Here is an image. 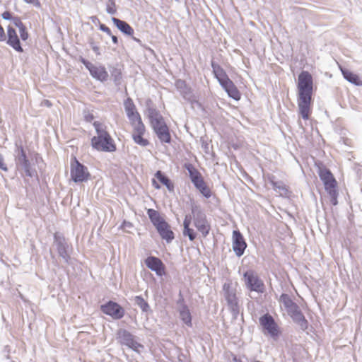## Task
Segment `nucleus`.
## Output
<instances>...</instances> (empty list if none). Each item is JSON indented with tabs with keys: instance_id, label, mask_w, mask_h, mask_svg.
<instances>
[{
	"instance_id": "1",
	"label": "nucleus",
	"mask_w": 362,
	"mask_h": 362,
	"mask_svg": "<svg viewBox=\"0 0 362 362\" xmlns=\"http://www.w3.org/2000/svg\"><path fill=\"white\" fill-rule=\"evenodd\" d=\"M298 105L299 113L303 119H308L313 94V78L308 71H302L298 76Z\"/></svg>"
},
{
	"instance_id": "2",
	"label": "nucleus",
	"mask_w": 362,
	"mask_h": 362,
	"mask_svg": "<svg viewBox=\"0 0 362 362\" xmlns=\"http://www.w3.org/2000/svg\"><path fill=\"white\" fill-rule=\"evenodd\" d=\"M93 125L97 136H94L91 138V147L98 151L108 153L116 151V144L110 134L105 128H104L103 124L98 121H95Z\"/></svg>"
},
{
	"instance_id": "3",
	"label": "nucleus",
	"mask_w": 362,
	"mask_h": 362,
	"mask_svg": "<svg viewBox=\"0 0 362 362\" xmlns=\"http://www.w3.org/2000/svg\"><path fill=\"white\" fill-rule=\"evenodd\" d=\"M279 301L284 305L288 315L291 317L293 322L296 324L302 331H306L308 329L309 322L298 305L291 299L290 296L284 293L280 296Z\"/></svg>"
},
{
	"instance_id": "4",
	"label": "nucleus",
	"mask_w": 362,
	"mask_h": 362,
	"mask_svg": "<svg viewBox=\"0 0 362 362\" xmlns=\"http://www.w3.org/2000/svg\"><path fill=\"white\" fill-rule=\"evenodd\" d=\"M211 66L214 77L217 79L223 89L227 93L228 97L236 101L240 100L241 94L234 83L230 79L226 71L214 60H211Z\"/></svg>"
},
{
	"instance_id": "5",
	"label": "nucleus",
	"mask_w": 362,
	"mask_h": 362,
	"mask_svg": "<svg viewBox=\"0 0 362 362\" xmlns=\"http://www.w3.org/2000/svg\"><path fill=\"white\" fill-rule=\"evenodd\" d=\"M146 213L160 238L167 243H170L175 238V234L171 230L170 224L160 216L157 210L148 209Z\"/></svg>"
},
{
	"instance_id": "6",
	"label": "nucleus",
	"mask_w": 362,
	"mask_h": 362,
	"mask_svg": "<svg viewBox=\"0 0 362 362\" xmlns=\"http://www.w3.org/2000/svg\"><path fill=\"white\" fill-rule=\"evenodd\" d=\"M318 175L320 179L323 182L325 189L327 192L330 198V203L333 206L338 204L337 182L333 174L329 169L325 166H320L318 168Z\"/></svg>"
},
{
	"instance_id": "7",
	"label": "nucleus",
	"mask_w": 362,
	"mask_h": 362,
	"mask_svg": "<svg viewBox=\"0 0 362 362\" xmlns=\"http://www.w3.org/2000/svg\"><path fill=\"white\" fill-rule=\"evenodd\" d=\"M14 157L16 166L23 170L27 177H33L37 175V172L35 169L33 168L21 142H16L15 144Z\"/></svg>"
},
{
	"instance_id": "8",
	"label": "nucleus",
	"mask_w": 362,
	"mask_h": 362,
	"mask_svg": "<svg viewBox=\"0 0 362 362\" xmlns=\"http://www.w3.org/2000/svg\"><path fill=\"white\" fill-rule=\"evenodd\" d=\"M184 168L187 170L189 173V179L194 187L206 199L211 197V192L200 172L194 166L193 164L186 163L184 164Z\"/></svg>"
},
{
	"instance_id": "9",
	"label": "nucleus",
	"mask_w": 362,
	"mask_h": 362,
	"mask_svg": "<svg viewBox=\"0 0 362 362\" xmlns=\"http://www.w3.org/2000/svg\"><path fill=\"white\" fill-rule=\"evenodd\" d=\"M191 211L193 216V225L202 236L206 238L211 230V225L206 213L199 206L195 204H192Z\"/></svg>"
},
{
	"instance_id": "10",
	"label": "nucleus",
	"mask_w": 362,
	"mask_h": 362,
	"mask_svg": "<svg viewBox=\"0 0 362 362\" xmlns=\"http://www.w3.org/2000/svg\"><path fill=\"white\" fill-rule=\"evenodd\" d=\"M70 175L75 183L86 182L90 179L91 175L88 168L76 158L72 156L70 160Z\"/></svg>"
},
{
	"instance_id": "11",
	"label": "nucleus",
	"mask_w": 362,
	"mask_h": 362,
	"mask_svg": "<svg viewBox=\"0 0 362 362\" xmlns=\"http://www.w3.org/2000/svg\"><path fill=\"white\" fill-rule=\"evenodd\" d=\"M54 245L55 246L59 256L64 261L65 263L69 264L71 263V253L72 252V246L69 244L64 234L60 232H55L53 235Z\"/></svg>"
},
{
	"instance_id": "12",
	"label": "nucleus",
	"mask_w": 362,
	"mask_h": 362,
	"mask_svg": "<svg viewBox=\"0 0 362 362\" xmlns=\"http://www.w3.org/2000/svg\"><path fill=\"white\" fill-rule=\"evenodd\" d=\"M224 297L228 306L233 315L236 318L240 313L238 299L236 296V290L232 286L231 283H225L223 285Z\"/></svg>"
},
{
	"instance_id": "13",
	"label": "nucleus",
	"mask_w": 362,
	"mask_h": 362,
	"mask_svg": "<svg viewBox=\"0 0 362 362\" xmlns=\"http://www.w3.org/2000/svg\"><path fill=\"white\" fill-rule=\"evenodd\" d=\"M116 339L122 346H126L137 353H139V349L144 348L143 344L135 340V336L125 329H119L117 331Z\"/></svg>"
},
{
	"instance_id": "14",
	"label": "nucleus",
	"mask_w": 362,
	"mask_h": 362,
	"mask_svg": "<svg viewBox=\"0 0 362 362\" xmlns=\"http://www.w3.org/2000/svg\"><path fill=\"white\" fill-rule=\"evenodd\" d=\"M259 322L263 329L274 339H276L281 334L280 328L274 317L269 313L262 315Z\"/></svg>"
},
{
	"instance_id": "15",
	"label": "nucleus",
	"mask_w": 362,
	"mask_h": 362,
	"mask_svg": "<svg viewBox=\"0 0 362 362\" xmlns=\"http://www.w3.org/2000/svg\"><path fill=\"white\" fill-rule=\"evenodd\" d=\"M78 60L88 70L90 75L94 79L100 82H105L108 79L109 75L104 66H96L82 56L79 57Z\"/></svg>"
},
{
	"instance_id": "16",
	"label": "nucleus",
	"mask_w": 362,
	"mask_h": 362,
	"mask_svg": "<svg viewBox=\"0 0 362 362\" xmlns=\"http://www.w3.org/2000/svg\"><path fill=\"white\" fill-rule=\"evenodd\" d=\"M245 285L250 291L262 293L264 291V284L262 280L252 270L243 273Z\"/></svg>"
},
{
	"instance_id": "17",
	"label": "nucleus",
	"mask_w": 362,
	"mask_h": 362,
	"mask_svg": "<svg viewBox=\"0 0 362 362\" xmlns=\"http://www.w3.org/2000/svg\"><path fill=\"white\" fill-rule=\"evenodd\" d=\"M100 310L103 313L110 316L113 320L122 319L125 315V310L118 303L113 300H108L100 305Z\"/></svg>"
},
{
	"instance_id": "18",
	"label": "nucleus",
	"mask_w": 362,
	"mask_h": 362,
	"mask_svg": "<svg viewBox=\"0 0 362 362\" xmlns=\"http://www.w3.org/2000/svg\"><path fill=\"white\" fill-rule=\"evenodd\" d=\"M232 248L235 255L238 257L244 255L247 248V243L239 230H234L233 231Z\"/></svg>"
},
{
	"instance_id": "19",
	"label": "nucleus",
	"mask_w": 362,
	"mask_h": 362,
	"mask_svg": "<svg viewBox=\"0 0 362 362\" xmlns=\"http://www.w3.org/2000/svg\"><path fill=\"white\" fill-rule=\"evenodd\" d=\"M158 139L162 144H170L172 137L169 127L165 121L151 127Z\"/></svg>"
},
{
	"instance_id": "20",
	"label": "nucleus",
	"mask_w": 362,
	"mask_h": 362,
	"mask_svg": "<svg viewBox=\"0 0 362 362\" xmlns=\"http://www.w3.org/2000/svg\"><path fill=\"white\" fill-rule=\"evenodd\" d=\"M158 139L162 144H170L172 137L169 127L165 121L151 127Z\"/></svg>"
},
{
	"instance_id": "21",
	"label": "nucleus",
	"mask_w": 362,
	"mask_h": 362,
	"mask_svg": "<svg viewBox=\"0 0 362 362\" xmlns=\"http://www.w3.org/2000/svg\"><path fill=\"white\" fill-rule=\"evenodd\" d=\"M146 266L154 272L157 276H163L165 275V267L163 262L157 257L149 256L145 259Z\"/></svg>"
},
{
	"instance_id": "22",
	"label": "nucleus",
	"mask_w": 362,
	"mask_h": 362,
	"mask_svg": "<svg viewBox=\"0 0 362 362\" xmlns=\"http://www.w3.org/2000/svg\"><path fill=\"white\" fill-rule=\"evenodd\" d=\"M6 44L18 52L22 53L24 51L16 30L11 25L7 27Z\"/></svg>"
},
{
	"instance_id": "23",
	"label": "nucleus",
	"mask_w": 362,
	"mask_h": 362,
	"mask_svg": "<svg viewBox=\"0 0 362 362\" xmlns=\"http://www.w3.org/2000/svg\"><path fill=\"white\" fill-rule=\"evenodd\" d=\"M268 179L273 189L279 192L281 197H289L291 196V192L289 190V187L283 181H276L274 175L269 177Z\"/></svg>"
},
{
	"instance_id": "24",
	"label": "nucleus",
	"mask_w": 362,
	"mask_h": 362,
	"mask_svg": "<svg viewBox=\"0 0 362 362\" xmlns=\"http://www.w3.org/2000/svg\"><path fill=\"white\" fill-rule=\"evenodd\" d=\"M340 71L344 79L347 81L357 86H362V80L360 78L358 74L354 73L353 71L340 66Z\"/></svg>"
},
{
	"instance_id": "25",
	"label": "nucleus",
	"mask_w": 362,
	"mask_h": 362,
	"mask_svg": "<svg viewBox=\"0 0 362 362\" xmlns=\"http://www.w3.org/2000/svg\"><path fill=\"white\" fill-rule=\"evenodd\" d=\"M175 86L185 100L189 99L190 95L193 93L192 88L187 84L185 80L177 79L175 82Z\"/></svg>"
},
{
	"instance_id": "26",
	"label": "nucleus",
	"mask_w": 362,
	"mask_h": 362,
	"mask_svg": "<svg viewBox=\"0 0 362 362\" xmlns=\"http://www.w3.org/2000/svg\"><path fill=\"white\" fill-rule=\"evenodd\" d=\"M112 21L114 23V25L117 27V28L124 35L127 36H132L134 35V29L126 21L120 20L115 17L112 18Z\"/></svg>"
},
{
	"instance_id": "27",
	"label": "nucleus",
	"mask_w": 362,
	"mask_h": 362,
	"mask_svg": "<svg viewBox=\"0 0 362 362\" xmlns=\"http://www.w3.org/2000/svg\"><path fill=\"white\" fill-rule=\"evenodd\" d=\"M155 177L164 186L169 192H173L175 185L172 180L161 170H157L154 175Z\"/></svg>"
},
{
	"instance_id": "28",
	"label": "nucleus",
	"mask_w": 362,
	"mask_h": 362,
	"mask_svg": "<svg viewBox=\"0 0 362 362\" xmlns=\"http://www.w3.org/2000/svg\"><path fill=\"white\" fill-rule=\"evenodd\" d=\"M147 112L148 117L149 119L151 127L156 124H159V122L165 121L163 117L160 115V112L157 109L148 107L147 108Z\"/></svg>"
},
{
	"instance_id": "29",
	"label": "nucleus",
	"mask_w": 362,
	"mask_h": 362,
	"mask_svg": "<svg viewBox=\"0 0 362 362\" xmlns=\"http://www.w3.org/2000/svg\"><path fill=\"white\" fill-rule=\"evenodd\" d=\"M108 68L114 83L116 86L119 85L121 83L122 74L121 69L119 68L118 64L115 66L109 65Z\"/></svg>"
},
{
	"instance_id": "30",
	"label": "nucleus",
	"mask_w": 362,
	"mask_h": 362,
	"mask_svg": "<svg viewBox=\"0 0 362 362\" xmlns=\"http://www.w3.org/2000/svg\"><path fill=\"white\" fill-rule=\"evenodd\" d=\"M178 313L180 315V320L182 321L184 324H185L187 327H192V315L188 308L185 309H178Z\"/></svg>"
},
{
	"instance_id": "31",
	"label": "nucleus",
	"mask_w": 362,
	"mask_h": 362,
	"mask_svg": "<svg viewBox=\"0 0 362 362\" xmlns=\"http://www.w3.org/2000/svg\"><path fill=\"white\" fill-rule=\"evenodd\" d=\"M134 303L141 308L143 313H148L151 311L148 303L141 296H135Z\"/></svg>"
},
{
	"instance_id": "32",
	"label": "nucleus",
	"mask_w": 362,
	"mask_h": 362,
	"mask_svg": "<svg viewBox=\"0 0 362 362\" xmlns=\"http://www.w3.org/2000/svg\"><path fill=\"white\" fill-rule=\"evenodd\" d=\"M124 107L127 116H132L134 112H137L136 106L133 100L131 98H127L124 102Z\"/></svg>"
},
{
	"instance_id": "33",
	"label": "nucleus",
	"mask_w": 362,
	"mask_h": 362,
	"mask_svg": "<svg viewBox=\"0 0 362 362\" xmlns=\"http://www.w3.org/2000/svg\"><path fill=\"white\" fill-rule=\"evenodd\" d=\"M144 134H133L132 139L136 144L144 147L149 144V141L148 139L143 137Z\"/></svg>"
},
{
	"instance_id": "34",
	"label": "nucleus",
	"mask_w": 362,
	"mask_h": 362,
	"mask_svg": "<svg viewBox=\"0 0 362 362\" xmlns=\"http://www.w3.org/2000/svg\"><path fill=\"white\" fill-rule=\"evenodd\" d=\"M182 234L184 236L188 237L190 241H194L197 237V232L191 228L190 226L183 228Z\"/></svg>"
},
{
	"instance_id": "35",
	"label": "nucleus",
	"mask_w": 362,
	"mask_h": 362,
	"mask_svg": "<svg viewBox=\"0 0 362 362\" xmlns=\"http://www.w3.org/2000/svg\"><path fill=\"white\" fill-rule=\"evenodd\" d=\"M134 127V134H144L146 131L145 125L142 119H139L136 123L132 125Z\"/></svg>"
},
{
	"instance_id": "36",
	"label": "nucleus",
	"mask_w": 362,
	"mask_h": 362,
	"mask_svg": "<svg viewBox=\"0 0 362 362\" xmlns=\"http://www.w3.org/2000/svg\"><path fill=\"white\" fill-rule=\"evenodd\" d=\"M185 100L191 104L192 108L197 107L198 109L203 110L202 103L197 100L195 95L193 93L192 95H190L189 99Z\"/></svg>"
},
{
	"instance_id": "37",
	"label": "nucleus",
	"mask_w": 362,
	"mask_h": 362,
	"mask_svg": "<svg viewBox=\"0 0 362 362\" xmlns=\"http://www.w3.org/2000/svg\"><path fill=\"white\" fill-rule=\"evenodd\" d=\"M176 304L179 306V309H185L186 308H188L185 303V300L181 291H179L178 299L176 301Z\"/></svg>"
},
{
	"instance_id": "38",
	"label": "nucleus",
	"mask_w": 362,
	"mask_h": 362,
	"mask_svg": "<svg viewBox=\"0 0 362 362\" xmlns=\"http://www.w3.org/2000/svg\"><path fill=\"white\" fill-rule=\"evenodd\" d=\"M18 30H19V33H20L21 39L23 41L27 40L28 39V37H29V34H28V32L27 30L26 26L24 25L22 27L19 28Z\"/></svg>"
},
{
	"instance_id": "39",
	"label": "nucleus",
	"mask_w": 362,
	"mask_h": 362,
	"mask_svg": "<svg viewBox=\"0 0 362 362\" xmlns=\"http://www.w3.org/2000/svg\"><path fill=\"white\" fill-rule=\"evenodd\" d=\"M130 123L132 125L134 124L135 123L137 122V121H139V119H141V115L140 114L137 112H134L133 113V115L129 117V116H127Z\"/></svg>"
},
{
	"instance_id": "40",
	"label": "nucleus",
	"mask_w": 362,
	"mask_h": 362,
	"mask_svg": "<svg viewBox=\"0 0 362 362\" xmlns=\"http://www.w3.org/2000/svg\"><path fill=\"white\" fill-rule=\"evenodd\" d=\"M193 220L192 214H186L183 221V228L190 226L192 221Z\"/></svg>"
},
{
	"instance_id": "41",
	"label": "nucleus",
	"mask_w": 362,
	"mask_h": 362,
	"mask_svg": "<svg viewBox=\"0 0 362 362\" xmlns=\"http://www.w3.org/2000/svg\"><path fill=\"white\" fill-rule=\"evenodd\" d=\"M89 44L90 45L91 49L96 54V55H100V48L94 42L93 40H90Z\"/></svg>"
},
{
	"instance_id": "42",
	"label": "nucleus",
	"mask_w": 362,
	"mask_h": 362,
	"mask_svg": "<svg viewBox=\"0 0 362 362\" xmlns=\"http://www.w3.org/2000/svg\"><path fill=\"white\" fill-rule=\"evenodd\" d=\"M11 21L14 24L15 26H16L18 28L22 27L24 25V24L22 23L21 18L18 16H14Z\"/></svg>"
},
{
	"instance_id": "43",
	"label": "nucleus",
	"mask_w": 362,
	"mask_h": 362,
	"mask_svg": "<svg viewBox=\"0 0 362 362\" xmlns=\"http://www.w3.org/2000/svg\"><path fill=\"white\" fill-rule=\"evenodd\" d=\"M99 29L101 31L107 33L109 36L111 35V34H112L111 30L107 25H105L103 23H100Z\"/></svg>"
},
{
	"instance_id": "44",
	"label": "nucleus",
	"mask_w": 362,
	"mask_h": 362,
	"mask_svg": "<svg viewBox=\"0 0 362 362\" xmlns=\"http://www.w3.org/2000/svg\"><path fill=\"white\" fill-rule=\"evenodd\" d=\"M111 3H112V5L113 6V7H110V6H107V8H106V11H107V13L113 15V14L116 13L117 10L115 8V1H112Z\"/></svg>"
},
{
	"instance_id": "45",
	"label": "nucleus",
	"mask_w": 362,
	"mask_h": 362,
	"mask_svg": "<svg viewBox=\"0 0 362 362\" xmlns=\"http://www.w3.org/2000/svg\"><path fill=\"white\" fill-rule=\"evenodd\" d=\"M83 117H84V120L87 122H91L95 118L94 115L92 113L88 112H84Z\"/></svg>"
},
{
	"instance_id": "46",
	"label": "nucleus",
	"mask_w": 362,
	"mask_h": 362,
	"mask_svg": "<svg viewBox=\"0 0 362 362\" xmlns=\"http://www.w3.org/2000/svg\"><path fill=\"white\" fill-rule=\"evenodd\" d=\"M1 17L4 20L11 21L14 16H12V13L10 11H6L1 14Z\"/></svg>"
},
{
	"instance_id": "47",
	"label": "nucleus",
	"mask_w": 362,
	"mask_h": 362,
	"mask_svg": "<svg viewBox=\"0 0 362 362\" xmlns=\"http://www.w3.org/2000/svg\"><path fill=\"white\" fill-rule=\"evenodd\" d=\"M0 169L3 171H8V168L6 164L4 163V156L0 153Z\"/></svg>"
},
{
	"instance_id": "48",
	"label": "nucleus",
	"mask_w": 362,
	"mask_h": 362,
	"mask_svg": "<svg viewBox=\"0 0 362 362\" xmlns=\"http://www.w3.org/2000/svg\"><path fill=\"white\" fill-rule=\"evenodd\" d=\"M25 3L33 4L35 7L40 8L41 4L39 0H23Z\"/></svg>"
},
{
	"instance_id": "49",
	"label": "nucleus",
	"mask_w": 362,
	"mask_h": 362,
	"mask_svg": "<svg viewBox=\"0 0 362 362\" xmlns=\"http://www.w3.org/2000/svg\"><path fill=\"white\" fill-rule=\"evenodd\" d=\"M152 185L155 189H159L160 188V185L155 179H152Z\"/></svg>"
},
{
	"instance_id": "50",
	"label": "nucleus",
	"mask_w": 362,
	"mask_h": 362,
	"mask_svg": "<svg viewBox=\"0 0 362 362\" xmlns=\"http://www.w3.org/2000/svg\"><path fill=\"white\" fill-rule=\"evenodd\" d=\"M90 20H91V21H92L93 23H95V24H96L97 23H98L99 24H100V23H101L100 22L99 18H98L97 16H91V17H90Z\"/></svg>"
},
{
	"instance_id": "51",
	"label": "nucleus",
	"mask_w": 362,
	"mask_h": 362,
	"mask_svg": "<svg viewBox=\"0 0 362 362\" xmlns=\"http://www.w3.org/2000/svg\"><path fill=\"white\" fill-rule=\"evenodd\" d=\"M110 36L111 37L112 42L115 45H117L118 44V37L116 35H114L112 34H111V35H110Z\"/></svg>"
},
{
	"instance_id": "52",
	"label": "nucleus",
	"mask_w": 362,
	"mask_h": 362,
	"mask_svg": "<svg viewBox=\"0 0 362 362\" xmlns=\"http://www.w3.org/2000/svg\"><path fill=\"white\" fill-rule=\"evenodd\" d=\"M132 40H133L134 42H137V43H139V44L141 45V40L140 39H139V38H137V37H134V36H133V35L132 36Z\"/></svg>"
},
{
	"instance_id": "53",
	"label": "nucleus",
	"mask_w": 362,
	"mask_h": 362,
	"mask_svg": "<svg viewBox=\"0 0 362 362\" xmlns=\"http://www.w3.org/2000/svg\"><path fill=\"white\" fill-rule=\"evenodd\" d=\"M124 223V224H125V225H127V226H132V223H129V222H127V223L126 221H124V223Z\"/></svg>"
},
{
	"instance_id": "54",
	"label": "nucleus",
	"mask_w": 362,
	"mask_h": 362,
	"mask_svg": "<svg viewBox=\"0 0 362 362\" xmlns=\"http://www.w3.org/2000/svg\"><path fill=\"white\" fill-rule=\"evenodd\" d=\"M45 103H46L48 106L51 105V103H50V102H49V100H46V101H45Z\"/></svg>"
},
{
	"instance_id": "55",
	"label": "nucleus",
	"mask_w": 362,
	"mask_h": 362,
	"mask_svg": "<svg viewBox=\"0 0 362 362\" xmlns=\"http://www.w3.org/2000/svg\"><path fill=\"white\" fill-rule=\"evenodd\" d=\"M235 362H242L240 359L237 360L235 358H234Z\"/></svg>"
},
{
	"instance_id": "56",
	"label": "nucleus",
	"mask_w": 362,
	"mask_h": 362,
	"mask_svg": "<svg viewBox=\"0 0 362 362\" xmlns=\"http://www.w3.org/2000/svg\"><path fill=\"white\" fill-rule=\"evenodd\" d=\"M8 346H5V350H6V349H8Z\"/></svg>"
}]
</instances>
